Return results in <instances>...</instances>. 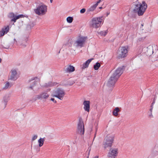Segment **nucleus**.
Listing matches in <instances>:
<instances>
[{
  "mask_svg": "<svg viewBox=\"0 0 158 158\" xmlns=\"http://www.w3.org/2000/svg\"><path fill=\"white\" fill-rule=\"evenodd\" d=\"M125 69V67L122 66L118 68L110 76L107 83V85L109 87L114 86L119 77L122 74Z\"/></svg>",
  "mask_w": 158,
  "mask_h": 158,
  "instance_id": "1",
  "label": "nucleus"
},
{
  "mask_svg": "<svg viewBox=\"0 0 158 158\" xmlns=\"http://www.w3.org/2000/svg\"><path fill=\"white\" fill-rule=\"evenodd\" d=\"M147 8V5L144 1L142 3H139L135 5V8L134 10L135 12H137L139 16L143 15Z\"/></svg>",
  "mask_w": 158,
  "mask_h": 158,
  "instance_id": "2",
  "label": "nucleus"
},
{
  "mask_svg": "<svg viewBox=\"0 0 158 158\" xmlns=\"http://www.w3.org/2000/svg\"><path fill=\"white\" fill-rule=\"evenodd\" d=\"M65 94V93L64 89L58 88L53 91L51 96L53 97L57 98L60 100H62Z\"/></svg>",
  "mask_w": 158,
  "mask_h": 158,
  "instance_id": "3",
  "label": "nucleus"
},
{
  "mask_svg": "<svg viewBox=\"0 0 158 158\" xmlns=\"http://www.w3.org/2000/svg\"><path fill=\"white\" fill-rule=\"evenodd\" d=\"M34 10L36 15H45L47 11V6L44 4L37 6Z\"/></svg>",
  "mask_w": 158,
  "mask_h": 158,
  "instance_id": "4",
  "label": "nucleus"
},
{
  "mask_svg": "<svg viewBox=\"0 0 158 158\" xmlns=\"http://www.w3.org/2000/svg\"><path fill=\"white\" fill-rule=\"evenodd\" d=\"M102 17H99L93 18L90 22V26L95 28L100 27L102 22Z\"/></svg>",
  "mask_w": 158,
  "mask_h": 158,
  "instance_id": "5",
  "label": "nucleus"
},
{
  "mask_svg": "<svg viewBox=\"0 0 158 158\" xmlns=\"http://www.w3.org/2000/svg\"><path fill=\"white\" fill-rule=\"evenodd\" d=\"M114 138V135H109L106 137L103 144L105 148L108 147H111L112 146Z\"/></svg>",
  "mask_w": 158,
  "mask_h": 158,
  "instance_id": "6",
  "label": "nucleus"
},
{
  "mask_svg": "<svg viewBox=\"0 0 158 158\" xmlns=\"http://www.w3.org/2000/svg\"><path fill=\"white\" fill-rule=\"evenodd\" d=\"M127 47H122L118 49V57L119 59H122L126 57L127 55Z\"/></svg>",
  "mask_w": 158,
  "mask_h": 158,
  "instance_id": "7",
  "label": "nucleus"
},
{
  "mask_svg": "<svg viewBox=\"0 0 158 158\" xmlns=\"http://www.w3.org/2000/svg\"><path fill=\"white\" fill-rule=\"evenodd\" d=\"M86 38V37H79L74 42L73 46L76 48L83 47Z\"/></svg>",
  "mask_w": 158,
  "mask_h": 158,
  "instance_id": "8",
  "label": "nucleus"
},
{
  "mask_svg": "<svg viewBox=\"0 0 158 158\" xmlns=\"http://www.w3.org/2000/svg\"><path fill=\"white\" fill-rule=\"evenodd\" d=\"M84 131L83 121L81 118H80L77 124V133L81 135H82L84 134Z\"/></svg>",
  "mask_w": 158,
  "mask_h": 158,
  "instance_id": "9",
  "label": "nucleus"
},
{
  "mask_svg": "<svg viewBox=\"0 0 158 158\" xmlns=\"http://www.w3.org/2000/svg\"><path fill=\"white\" fill-rule=\"evenodd\" d=\"M118 154V149L116 148H111L108 153V156L111 158H116Z\"/></svg>",
  "mask_w": 158,
  "mask_h": 158,
  "instance_id": "10",
  "label": "nucleus"
},
{
  "mask_svg": "<svg viewBox=\"0 0 158 158\" xmlns=\"http://www.w3.org/2000/svg\"><path fill=\"white\" fill-rule=\"evenodd\" d=\"M142 51L147 55L150 56L153 53V47L151 45L148 47H144L143 48Z\"/></svg>",
  "mask_w": 158,
  "mask_h": 158,
  "instance_id": "11",
  "label": "nucleus"
},
{
  "mask_svg": "<svg viewBox=\"0 0 158 158\" xmlns=\"http://www.w3.org/2000/svg\"><path fill=\"white\" fill-rule=\"evenodd\" d=\"M17 70L15 69H12L10 73L9 79L10 80L15 81L18 78Z\"/></svg>",
  "mask_w": 158,
  "mask_h": 158,
  "instance_id": "12",
  "label": "nucleus"
},
{
  "mask_svg": "<svg viewBox=\"0 0 158 158\" xmlns=\"http://www.w3.org/2000/svg\"><path fill=\"white\" fill-rule=\"evenodd\" d=\"M49 95L47 91L43 92L37 95V98L39 99H47L49 97Z\"/></svg>",
  "mask_w": 158,
  "mask_h": 158,
  "instance_id": "13",
  "label": "nucleus"
},
{
  "mask_svg": "<svg viewBox=\"0 0 158 158\" xmlns=\"http://www.w3.org/2000/svg\"><path fill=\"white\" fill-rule=\"evenodd\" d=\"M9 17L10 18H12L11 21L15 22L16 20L22 18H23L24 16L23 15H19L17 16L15 15L14 13H11L9 15Z\"/></svg>",
  "mask_w": 158,
  "mask_h": 158,
  "instance_id": "14",
  "label": "nucleus"
},
{
  "mask_svg": "<svg viewBox=\"0 0 158 158\" xmlns=\"http://www.w3.org/2000/svg\"><path fill=\"white\" fill-rule=\"evenodd\" d=\"M89 104L90 102L89 101H85L83 102L84 108L85 111L88 112H89Z\"/></svg>",
  "mask_w": 158,
  "mask_h": 158,
  "instance_id": "15",
  "label": "nucleus"
},
{
  "mask_svg": "<svg viewBox=\"0 0 158 158\" xmlns=\"http://www.w3.org/2000/svg\"><path fill=\"white\" fill-rule=\"evenodd\" d=\"M75 69L74 67L71 65H69L66 67L64 71L66 73H71L74 71Z\"/></svg>",
  "mask_w": 158,
  "mask_h": 158,
  "instance_id": "16",
  "label": "nucleus"
},
{
  "mask_svg": "<svg viewBox=\"0 0 158 158\" xmlns=\"http://www.w3.org/2000/svg\"><path fill=\"white\" fill-rule=\"evenodd\" d=\"M9 27L8 26H7L5 28L2 29V31L0 32V36H3L5 34H6L9 31Z\"/></svg>",
  "mask_w": 158,
  "mask_h": 158,
  "instance_id": "17",
  "label": "nucleus"
},
{
  "mask_svg": "<svg viewBox=\"0 0 158 158\" xmlns=\"http://www.w3.org/2000/svg\"><path fill=\"white\" fill-rule=\"evenodd\" d=\"M10 95L8 94L5 95L3 97V102L4 104L6 106L8 101L9 100Z\"/></svg>",
  "mask_w": 158,
  "mask_h": 158,
  "instance_id": "18",
  "label": "nucleus"
},
{
  "mask_svg": "<svg viewBox=\"0 0 158 158\" xmlns=\"http://www.w3.org/2000/svg\"><path fill=\"white\" fill-rule=\"evenodd\" d=\"M56 83L51 82H49L47 83H46L44 85H43L42 86L43 87L47 88L49 87L54 86L56 85Z\"/></svg>",
  "mask_w": 158,
  "mask_h": 158,
  "instance_id": "19",
  "label": "nucleus"
},
{
  "mask_svg": "<svg viewBox=\"0 0 158 158\" xmlns=\"http://www.w3.org/2000/svg\"><path fill=\"white\" fill-rule=\"evenodd\" d=\"M93 59H91L88 60H87L85 63H83L82 64V69H85V68H87L88 66V65L90 63L92 60H93Z\"/></svg>",
  "mask_w": 158,
  "mask_h": 158,
  "instance_id": "20",
  "label": "nucleus"
},
{
  "mask_svg": "<svg viewBox=\"0 0 158 158\" xmlns=\"http://www.w3.org/2000/svg\"><path fill=\"white\" fill-rule=\"evenodd\" d=\"M97 6L95 4L91 6L87 10V13H89L90 12L94 11L96 8Z\"/></svg>",
  "mask_w": 158,
  "mask_h": 158,
  "instance_id": "21",
  "label": "nucleus"
},
{
  "mask_svg": "<svg viewBox=\"0 0 158 158\" xmlns=\"http://www.w3.org/2000/svg\"><path fill=\"white\" fill-rule=\"evenodd\" d=\"M120 111V110L118 107H116L114 110L113 112V115L116 116L118 115V112Z\"/></svg>",
  "mask_w": 158,
  "mask_h": 158,
  "instance_id": "22",
  "label": "nucleus"
},
{
  "mask_svg": "<svg viewBox=\"0 0 158 158\" xmlns=\"http://www.w3.org/2000/svg\"><path fill=\"white\" fill-rule=\"evenodd\" d=\"M12 85L11 84H10L9 82H6L5 85L3 89H7L11 87Z\"/></svg>",
  "mask_w": 158,
  "mask_h": 158,
  "instance_id": "23",
  "label": "nucleus"
},
{
  "mask_svg": "<svg viewBox=\"0 0 158 158\" xmlns=\"http://www.w3.org/2000/svg\"><path fill=\"white\" fill-rule=\"evenodd\" d=\"M44 139L43 138H40L38 140V143H39V146L40 147H41L43 146L44 144Z\"/></svg>",
  "mask_w": 158,
  "mask_h": 158,
  "instance_id": "24",
  "label": "nucleus"
},
{
  "mask_svg": "<svg viewBox=\"0 0 158 158\" xmlns=\"http://www.w3.org/2000/svg\"><path fill=\"white\" fill-rule=\"evenodd\" d=\"M100 64L98 62H97L94 65V68L95 70H97L100 67Z\"/></svg>",
  "mask_w": 158,
  "mask_h": 158,
  "instance_id": "25",
  "label": "nucleus"
},
{
  "mask_svg": "<svg viewBox=\"0 0 158 158\" xmlns=\"http://www.w3.org/2000/svg\"><path fill=\"white\" fill-rule=\"evenodd\" d=\"M36 82L34 81L33 82L32 85H30L28 87V88L29 89H34V87L36 86Z\"/></svg>",
  "mask_w": 158,
  "mask_h": 158,
  "instance_id": "26",
  "label": "nucleus"
},
{
  "mask_svg": "<svg viewBox=\"0 0 158 158\" xmlns=\"http://www.w3.org/2000/svg\"><path fill=\"white\" fill-rule=\"evenodd\" d=\"M67 21L69 23H71L73 21V17H68L67 18Z\"/></svg>",
  "mask_w": 158,
  "mask_h": 158,
  "instance_id": "27",
  "label": "nucleus"
},
{
  "mask_svg": "<svg viewBox=\"0 0 158 158\" xmlns=\"http://www.w3.org/2000/svg\"><path fill=\"white\" fill-rule=\"evenodd\" d=\"M107 33V31H100L99 32V34L102 36H105L106 35Z\"/></svg>",
  "mask_w": 158,
  "mask_h": 158,
  "instance_id": "28",
  "label": "nucleus"
},
{
  "mask_svg": "<svg viewBox=\"0 0 158 158\" xmlns=\"http://www.w3.org/2000/svg\"><path fill=\"white\" fill-rule=\"evenodd\" d=\"M153 153L155 155H158V149H156V148H155L154 149L153 151Z\"/></svg>",
  "mask_w": 158,
  "mask_h": 158,
  "instance_id": "29",
  "label": "nucleus"
},
{
  "mask_svg": "<svg viewBox=\"0 0 158 158\" xmlns=\"http://www.w3.org/2000/svg\"><path fill=\"white\" fill-rule=\"evenodd\" d=\"M155 103V100H154L153 102L152 103V105L151 106V109L150 110V112H151V114H152V110L153 109V105Z\"/></svg>",
  "mask_w": 158,
  "mask_h": 158,
  "instance_id": "30",
  "label": "nucleus"
},
{
  "mask_svg": "<svg viewBox=\"0 0 158 158\" xmlns=\"http://www.w3.org/2000/svg\"><path fill=\"white\" fill-rule=\"evenodd\" d=\"M33 26H32L30 25H27V28L28 30H30L31 29V27H33Z\"/></svg>",
  "mask_w": 158,
  "mask_h": 158,
  "instance_id": "31",
  "label": "nucleus"
},
{
  "mask_svg": "<svg viewBox=\"0 0 158 158\" xmlns=\"http://www.w3.org/2000/svg\"><path fill=\"white\" fill-rule=\"evenodd\" d=\"M37 137H38V136L37 135H34L32 137V140L34 141V140L36 139L37 138Z\"/></svg>",
  "mask_w": 158,
  "mask_h": 158,
  "instance_id": "32",
  "label": "nucleus"
},
{
  "mask_svg": "<svg viewBox=\"0 0 158 158\" xmlns=\"http://www.w3.org/2000/svg\"><path fill=\"white\" fill-rule=\"evenodd\" d=\"M85 10H86L85 9L83 8L80 10V13L82 14L84 13L85 12Z\"/></svg>",
  "mask_w": 158,
  "mask_h": 158,
  "instance_id": "33",
  "label": "nucleus"
},
{
  "mask_svg": "<svg viewBox=\"0 0 158 158\" xmlns=\"http://www.w3.org/2000/svg\"><path fill=\"white\" fill-rule=\"evenodd\" d=\"M103 0H99L97 2V3L95 4V5H96V6H97L98 4L99 3L101 2Z\"/></svg>",
  "mask_w": 158,
  "mask_h": 158,
  "instance_id": "34",
  "label": "nucleus"
},
{
  "mask_svg": "<svg viewBox=\"0 0 158 158\" xmlns=\"http://www.w3.org/2000/svg\"><path fill=\"white\" fill-rule=\"evenodd\" d=\"M50 100L53 102L54 103H56V101L54 98H51Z\"/></svg>",
  "mask_w": 158,
  "mask_h": 158,
  "instance_id": "35",
  "label": "nucleus"
},
{
  "mask_svg": "<svg viewBox=\"0 0 158 158\" xmlns=\"http://www.w3.org/2000/svg\"><path fill=\"white\" fill-rule=\"evenodd\" d=\"M35 78H37L35 77H32V78H31V79L30 80H29V82H30L31 81H32L34 80H35Z\"/></svg>",
  "mask_w": 158,
  "mask_h": 158,
  "instance_id": "36",
  "label": "nucleus"
},
{
  "mask_svg": "<svg viewBox=\"0 0 158 158\" xmlns=\"http://www.w3.org/2000/svg\"><path fill=\"white\" fill-rule=\"evenodd\" d=\"M74 82L73 81H72L71 83H68V85H73V84H74Z\"/></svg>",
  "mask_w": 158,
  "mask_h": 158,
  "instance_id": "37",
  "label": "nucleus"
},
{
  "mask_svg": "<svg viewBox=\"0 0 158 158\" xmlns=\"http://www.w3.org/2000/svg\"><path fill=\"white\" fill-rule=\"evenodd\" d=\"M98 156H96L94 157L93 158H98Z\"/></svg>",
  "mask_w": 158,
  "mask_h": 158,
  "instance_id": "38",
  "label": "nucleus"
},
{
  "mask_svg": "<svg viewBox=\"0 0 158 158\" xmlns=\"http://www.w3.org/2000/svg\"><path fill=\"white\" fill-rule=\"evenodd\" d=\"M14 41H15L16 42V43H17V41L15 38L14 39Z\"/></svg>",
  "mask_w": 158,
  "mask_h": 158,
  "instance_id": "39",
  "label": "nucleus"
},
{
  "mask_svg": "<svg viewBox=\"0 0 158 158\" xmlns=\"http://www.w3.org/2000/svg\"><path fill=\"white\" fill-rule=\"evenodd\" d=\"M149 116L150 117L151 116H152V114H151V112H150V114H149Z\"/></svg>",
  "mask_w": 158,
  "mask_h": 158,
  "instance_id": "40",
  "label": "nucleus"
},
{
  "mask_svg": "<svg viewBox=\"0 0 158 158\" xmlns=\"http://www.w3.org/2000/svg\"><path fill=\"white\" fill-rule=\"evenodd\" d=\"M50 89H48L47 90V91H49L50 90Z\"/></svg>",
  "mask_w": 158,
  "mask_h": 158,
  "instance_id": "41",
  "label": "nucleus"
},
{
  "mask_svg": "<svg viewBox=\"0 0 158 158\" xmlns=\"http://www.w3.org/2000/svg\"><path fill=\"white\" fill-rule=\"evenodd\" d=\"M2 60L1 58H0V63H1L2 61Z\"/></svg>",
  "mask_w": 158,
  "mask_h": 158,
  "instance_id": "42",
  "label": "nucleus"
},
{
  "mask_svg": "<svg viewBox=\"0 0 158 158\" xmlns=\"http://www.w3.org/2000/svg\"><path fill=\"white\" fill-rule=\"evenodd\" d=\"M50 0L51 2L52 3V2L53 0Z\"/></svg>",
  "mask_w": 158,
  "mask_h": 158,
  "instance_id": "43",
  "label": "nucleus"
},
{
  "mask_svg": "<svg viewBox=\"0 0 158 158\" xmlns=\"http://www.w3.org/2000/svg\"><path fill=\"white\" fill-rule=\"evenodd\" d=\"M109 13H107V16L108 15H109Z\"/></svg>",
  "mask_w": 158,
  "mask_h": 158,
  "instance_id": "44",
  "label": "nucleus"
},
{
  "mask_svg": "<svg viewBox=\"0 0 158 158\" xmlns=\"http://www.w3.org/2000/svg\"><path fill=\"white\" fill-rule=\"evenodd\" d=\"M99 8L100 9H101L102 8V7H99Z\"/></svg>",
  "mask_w": 158,
  "mask_h": 158,
  "instance_id": "45",
  "label": "nucleus"
},
{
  "mask_svg": "<svg viewBox=\"0 0 158 158\" xmlns=\"http://www.w3.org/2000/svg\"><path fill=\"white\" fill-rule=\"evenodd\" d=\"M36 99H37L35 98V99H34V101H35L36 100Z\"/></svg>",
  "mask_w": 158,
  "mask_h": 158,
  "instance_id": "46",
  "label": "nucleus"
},
{
  "mask_svg": "<svg viewBox=\"0 0 158 158\" xmlns=\"http://www.w3.org/2000/svg\"><path fill=\"white\" fill-rule=\"evenodd\" d=\"M141 26H143V24H141Z\"/></svg>",
  "mask_w": 158,
  "mask_h": 158,
  "instance_id": "47",
  "label": "nucleus"
}]
</instances>
